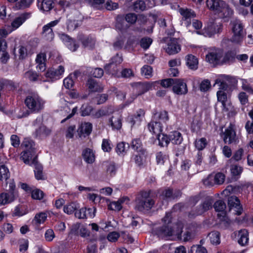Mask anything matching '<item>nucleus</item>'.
Listing matches in <instances>:
<instances>
[{
    "label": "nucleus",
    "mask_w": 253,
    "mask_h": 253,
    "mask_svg": "<svg viewBox=\"0 0 253 253\" xmlns=\"http://www.w3.org/2000/svg\"><path fill=\"white\" fill-rule=\"evenodd\" d=\"M24 103L28 110L19 115V118L26 117L31 113L40 112L43 109L45 102L37 93L31 92L26 96Z\"/></svg>",
    "instance_id": "obj_1"
},
{
    "label": "nucleus",
    "mask_w": 253,
    "mask_h": 253,
    "mask_svg": "<svg viewBox=\"0 0 253 253\" xmlns=\"http://www.w3.org/2000/svg\"><path fill=\"white\" fill-rule=\"evenodd\" d=\"M164 225L158 228L156 233L159 237L163 238L171 236L173 235L179 236L182 233V225L179 223L175 225H171V215L170 213H166L165 217L162 219Z\"/></svg>",
    "instance_id": "obj_2"
},
{
    "label": "nucleus",
    "mask_w": 253,
    "mask_h": 253,
    "mask_svg": "<svg viewBox=\"0 0 253 253\" xmlns=\"http://www.w3.org/2000/svg\"><path fill=\"white\" fill-rule=\"evenodd\" d=\"M155 201L150 196V191H142L138 193L135 199V209L140 211L150 210Z\"/></svg>",
    "instance_id": "obj_3"
},
{
    "label": "nucleus",
    "mask_w": 253,
    "mask_h": 253,
    "mask_svg": "<svg viewBox=\"0 0 253 253\" xmlns=\"http://www.w3.org/2000/svg\"><path fill=\"white\" fill-rule=\"evenodd\" d=\"M231 23L232 31L233 33L231 40L234 42L239 43L242 41L244 34L243 23L238 19L233 20Z\"/></svg>",
    "instance_id": "obj_4"
},
{
    "label": "nucleus",
    "mask_w": 253,
    "mask_h": 253,
    "mask_svg": "<svg viewBox=\"0 0 253 253\" xmlns=\"http://www.w3.org/2000/svg\"><path fill=\"white\" fill-rule=\"evenodd\" d=\"M213 207L216 211L220 212V213H218L217 216L220 218L222 223L225 226H229L230 224V220L226 216L225 212L226 208L225 203L222 200H218L214 204Z\"/></svg>",
    "instance_id": "obj_5"
},
{
    "label": "nucleus",
    "mask_w": 253,
    "mask_h": 253,
    "mask_svg": "<svg viewBox=\"0 0 253 253\" xmlns=\"http://www.w3.org/2000/svg\"><path fill=\"white\" fill-rule=\"evenodd\" d=\"M223 25L220 22L211 19L206 28L204 29V34L206 36L211 37V36L220 33L222 29Z\"/></svg>",
    "instance_id": "obj_6"
},
{
    "label": "nucleus",
    "mask_w": 253,
    "mask_h": 253,
    "mask_svg": "<svg viewBox=\"0 0 253 253\" xmlns=\"http://www.w3.org/2000/svg\"><path fill=\"white\" fill-rule=\"evenodd\" d=\"M123 61L122 55L117 54L112 59L111 62L105 65L104 69L109 74L115 75L117 74V65L120 64Z\"/></svg>",
    "instance_id": "obj_7"
},
{
    "label": "nucleus",
    "mask_w": 253,
    "mask_h": 253,
    "mask_svg": "<svg viewBox=\"0 0 253 253\" xmlns=\"http://www.w3.org/2000/svg\"><path fill=\"white\" fill-rule=\"evenodd\" d=\"M59 22V20H55L44 25L42 27V38L45 39L46 41H51L54 37L52 27L57 25Z\"/></svg>",
    "instance_id": "obj_8"
},
{
    "label": "nucleus",
    "mask_w": 253,
    "mask_h": 253,
    "mask_svg": "<svg viewBox=\"0 0 253 253\" xmlns=\"http://www.w3.org/2000/svg\"><path fill=\"white\" fill-rule=\"evenodd\" d=\"M31 13L24 12L16 16L11 23V27L13 30L18 29L27 19L30 18Z\"/></svg>",
    "instance_id": "obj_9"
},
{
    "label": "nucleus",
    "mask_w": 253,
    "mask_h": 253,
    "mask_svg": "<svg viewBox=\"0 0 253 253\" xmlns=\"http://www.w3.org/2000/svg\"><path fill=\"white\" fill-rule=\"evenodd\" d=\"M211 208V202L209 200L204 201L198 206L195 211H192L189 213V217H194L195 216L202 214Z\"/></svg>",
    "instance_id": "obj_10"
},
{
    "label": "nucleus",
    "mask_w": 253,
    "mask_h": 253,
    "mask_svg": "<svg viewBox=\"0 0 253 253\" xmlns=\"http://www.w3.org/2000/svg\"><path fill=\"white\" fill-rule=\"evenodd\" d=\"M172 90L175 93L178 95L185 94L188 91L186 83L183 82V80L179 79H175Z\"/></svg>",
    "instance_id": "obj_11"
},
{
    "label": "nucleus",
    "mask_w": 253,
    "mask_h": 253,
    "mask_svg": "<svg viewBox=\"0 0 253 253\" xmlns=\"http://www.w3.org/2000/svg\"><path fill=\"white\" fill-rule=\"evenodd\" d=\"M222 52L219 50H215L210 52L206 57V60L210 63L215 66L220 62V59L222 57Z\"/></svg>",
    "instance_id": "obj_12"
},
{
    "label": "nucleus",
    "mask_w": 253,
    "mask_h": 253,
    "mask_svg": "<svg viewBox=\"0 0 253 253\" xmlns=\"http://www.w3.org/2000/svg\"><path fill=\"white\" fill-rule=\"evenodd\" d=\"M223 140L225 143H232L236 140V133L231 124L225 129L223 133Z\"/></svg>",
    "instance_id": "obj_13"
},
{
    "label": "nucleus",
    "mask_w": 253,
    "mask_h": 253,
    "mask_svg": "<svg viewBox=\"0 0 253 253\" xmlns=\"http://www.w3.org/2000/svg\"><path fill=\"white\" fill-rule=\"evenodd\" d=\"M64 72V68L63 66H59L58 68H51L49 69L45 73V76L46 78H49L52 81L57 80L60 76Z\"/></svg>",
    "instance_id": "obj_14"
},
{
    "label": "nucleus",
    "mask_w": 253,
    "mask_h": 253,
    "mask_svg": "<svg viewBox=\"0 0 253 253\" xmlns=\"http://www.w3.org/2000/svg\"><path fill=\"white\" fill-rule=\"evenodd\" d=\"M181 49L180 45L178 44L176 39H171L165 48L166 51L169 55L178 53Z\"/></svg>",
    "instance_id": "obj_15"
},
{
    "label": "nucleus",
    "mask_w": 253,
    "mask_h": 253,
    "mask_svg": "<svg viewBox=\"0 0 253 253\" xmlns=\"http://www.w3.org/2000/svg\"><path fill=\"white\" fill-rule=\"evenodd\" d=\"M228 204L231 209L235 208V212L236 214L240 215L242 213L243 209L241 206L239 199L236 196H231L228 198Z\"/></svg>",
    "instance_id": "obj_16"
},
{
    "label": "nucleus",
    "mask_w": 253,
    "mask_h": 253,
    "mask_svg": "<svg viewBox=\"0 0 253 253\" xmlns=\"http://www.w3.org/2000/svg\"><path fill=\"white\" fill-rule=\"evenodd\" d=\"M18 195L10 192L5 191L0 194V205H5L14 201Z\"/></svg>",
    "instance_id": "obj_17"
},
{
    "label": "nucleus",
    "mask_w": 253,
    "mask_h": 253,
    "mask_svg": "<svg viewBox=\"0 0 253 253\" xmlns=\"http://www.w3.org/2000/svg\"><path fill=\"white\" fill-rule=\"evenodd\" d=\"M153 83L149 82L137 83L135 85V88L138 91V93L135 94L133 99L136 98L137 96L142 94L151 89L153 87Z\"/></svg>",
    "instance_id": "obj_18"
},
{
    "label": "nucleus",
    "mask_w": 253,
    "mask_h": 253,
    "mask_svg": "<svg viewBox=\"0 0 253 253\" xmlns=\"http://www.w3.org/2000/svg\"><path fill=\"white\" fill-rule=\"evenodd\" d=\"M7 44L6 42L0 40V60L2 63L5 64L9 59V55L7 51Z\"/></svg>",
    "instance_id": "obj_19"
},
{
    "label": "nucleus",
    "mask_w": 253,
    "mask_h": 253,
    "mask_svg": "<svg viewBox=\"0 0 253 253\" xmlns=\"http://www.w3.org/2000/svg\"><path fill=\"white\" fill-rule=\"evenodd\" d=\"M234 234L238 237V242L242 246H246L249 242V233L247 230L241 229L238 232H235Z\"/></svg>",
    "instance_id": "obj_20"
},
{
    "label": "nucleus",
    "mask_w": 253,
    "mask_h": 253,
    "mask_svg": "<svg viewBox=\"0 0 253 253\" xmlns=\"http://www.w3.org/2000/svg\"><path fill=\"white\" fill-rule=\"evenodd\" d=\"M30 165L35 167L34 171L36 179L38 180L42 179L43 178L42 167L41 164L38 163L37 157L33 158L32 161L30 163Z\"/></svg>",
    "instance_id": "obj_21"
},
{
    "label": "nucleus",
    "mask_w": 253,
    "mask_h": 253,
    "mask_svg": "<svg viewBox=\"0 0 253 253\" xmlns=\"http://www.w3.org/2000/svg\"><path fill=\"white\" fill-rule=\"evenodd\" d=\"M79 40L81 41L84 47L92 49L95 46V40L91 37H84V36L80 35L79 37Z\"/></svg>",
    "instance_id": "obj_22"
},
{
    "label": "nucleus",
    "mask_w": 253,
    "mask_h": 253,
    "mask_svg": "<svg viewBox=\"0 0 253 253\" xmlns=\"http://www.w3.org/2000/svg\"><path fill=\"white\" fill-rule=\"evenodd\" d=\"M86 84L88 88L91 92H99L103 89V86L101 84L92 79H89Z\"/></svg>",
    "instance_id": "obj_23"
},
{
    "label": "nucleus",
    "mask_w": 253,
    "mask_h": 253,
    "mask_svg": "<svg viewBox=\"0 0 253 253\" xmlns=\"http://www.w3.org/2000/svg\"><path fill=\"white\" fill-rule=\"evenodd\" d=\"M233 15V10L227 3L226 6L223 8L221 11L219 12L218 16L224 21H228Z\"/></svg>",
    "instance_id": "obj_24"
},
{
    "label": "nucleus",
    "mask_w": 253,
    "mask_h": 253,
    "mask_svg": "<svg viewBox=\"0 0 253 253\" xmlns=\"http://www.w3.org/2000/svg\"><path fill=\"white\" fill-rule=\"evenodd\" d=\"M148 128L150 132L155 134L156 136L160 134L163 130V126L160 122L152 121L148 124Z\"/></svg>",
    "instance_id": "obj_25"
},
{
    "label": "nucleus",
    "mask_w": 253,
    "mask_h": 253,
    "mask_svg": "<svg viewBox=\"0 0 253 253\" xmlns=\"http://www.w3.org/2000/svg\"><path fill=\"white\" fill-rule=\"evenodd\" d=\"M82 156L84 160L88 164H92L95 161V154L92 150L86 148L83 150Z\"/></svg>",
    "instance_id": "obj_26"
},
{
    "label": "nucleus",
    "mask_w": 253,
    "mask_h": 253,
    "mask_svg": "<svg viewBox=\"0 0 253 253\" xmlns=\"http://www.w3.org/2000/svg\"><path fill=\"white\" fill-rule=\"evenodd\" d=\"M186 65L192 70H196L198 68V59L193 55L188 54L186 57Z\"/></svg>",
    "instance_id": "obj_27"
},
{
    "label": "nucleus",
    "mask_w": 253,
    "mask_h": 253,
    "mask_svg": "<svg viewBox=\"0 0 253 253\" xmlns=\"http://www.w3.org/2000/svg\"><path fill=\"white\" fill-rule=\"evenodd\" d=\"M145 115V112L142 109L138 110L136 114L131 118L130 123L131 124V126L134 125L135 124L139 125L140 122L144 118Z\"/></svg>",
    "instance_id": "obj_28"
},
{
    "label": "nucleus",
    "mask_w": 253,
    "mask_h": 253,
    "mask_svg": "<svg viewBox=\"0 0 253 253\" xmlns=\"http://www.w3.org/2000/svg\"><path fill=\"white\" fill-rule=\"evenodd\" d=\"M21 146L25 149V151L35 153V143L29 138H25Z\"/></svg>",
    "instance_id": "obj_29"
},
{
    "label": "nucleus",
    "mask_w": 253,
    "mask_h": 253,
    "mask_svg": "<svg viewBox=\"0 0 253 253\" xmlns=\"http://www.w3.org/2000/svg\"><path fill=\"white\" fill-rule=\"evenodd\" d=\"M169 139L174 144L179 145L183 141V138L180 132L177 131L171 132L169 134Z\"/></svg>",
    "instance_id": "obj_30"
},
{
    "label": "nucleus",
    "mask_w": 253,
    "mask_h": 253,
    "mask_svg": "<svg viewBox=\"0 0 253 253\" xmlns=\"http://www.w3.org/2000/svg\"><path fill=\"white\" fill-rule=\"evenodd\" d=\"M5 191L12 193L18 196V190L15 182L13 179H9L5 181Z\"/></svg>",
    "instance_id": "obj_31"
},
{
    "label": "nucleus",
    "mask_w": 253,
    "mask_h": 253,
    "mask_svg": "<svg viewBox=\"0 0 253 253\" xmlns=\"http://www.w3.org/2000/svg\"><path fill=\"white\" fill-rule=\"evenodd\" d=\"M111 125L114 129H119L122 127V120L119 114H116L112 117L109 120Z\"/></svg>",
    "instance_id": "obj_32"
},
{
    "label": "nucleus",
    "mask_w": 253,
    "mask_h": 253,
    "mask_svg": "<svg viewBox=\"0 0 253 253\" xmlns=\"http://www.w3.org/2000/svg\"><path fill=\"white\" fill-rule=\"evenodd\" d=\"M154 119L160 122L161 123H165L169 120V116L168 112L166 111H162L159 112H156L154 114Z\"/></svg>",
    "instance_id": "obj_33"
},
{
    "label": "nucleus",
    "mask_w": 253,
    "mask_h": 253,
    "mask_svg": "<svg viewBox=\"0 0 253 253\" xmlns=\"http://www.w3.org/2000/svg\"><path fill=\"white\" fill-rule=\"evenodd\" d=\"M52 3V0H42L39 6L41 10L47 12L53 8Z\"/></svg>",
    "instance_id": "obj_34"
},
{
    "label": "nucleus",
    "mask_w": 253,
    "mask_h": 253,
    "mask_svg": "<svg viewBox=\"0 0 253 253\" xmlns=\"http://www.w3.org/2000/svg\"><path fill=\"white\" fill-rule=\"evenodd\" d=\"M51 133V130L44 126H40L35 131L36 136H47Z\"/></svg>",
    "instance_id": "obj_35"
},
{
    "label": "nucleus",
    "mask_w": 253,
    "mask_h": 253,
    "mask_svg": "<svg viewBox=\"0 0 253 253\" xmlns=\"http://www.w3.org/2000/svg\"><path fill=\"white\" fill-rule=\"evenodd\" d=\"M179 12L183 16L182 19L184 20H188V19L190 20L191 18H193L196 16V14L194 11L188 9H184L180 8L179 9Z\"/></svg>",
    "instance_id": "obj_36"
},
{
    "label": "nucleus",
    "mask_w": 253,
    "mask_h": 253,
    "mask_svg": "<svg viewBox=\"0 0 253 253\" xmlns=\"http://www.w3.org/2000/svg\"><path fill=\"white\" fill-rule=\"evenodd\" d=\"M78 208L79 204L76 202L70 203L64 207V211L70 214L73 213Z\"/></svg>",
    "instance_id": "obj_37"
},
{
    "label": "nucleus",
    "mask_w": 253,
    "mask_h": 253,
    "mask_svg": "<svg viewBox=\"0 0 253 253\" xmlns=\"http://www.w3.org/2000/svg\"><path fill=\"white\" fill-rule=\"evenodd\" d=\"M129 147V146L128 143H125L124 142H120L117 144L116 152L119 155H124Z\"/></svg>",
    "instance_id": "obj_38"
},
{
    "label": "nucleus",
    "mask_w": 253,
    "mask_h": 253,
    "mask_svg": "<svg viewBox=\"0 0 253 253\" xmlns=\"http://www.w3.org/2000/svg\"><path fill=\"white\" fill-rule=\"evenodd\" d=\"M157 139L159 141V145L161 146H167L170 141L169 139V136L165 135L164 133H161L157 136Z\"/></svg>",
    "instance_id": "obj_39"
},
{
    "label": "nucleus",
    "mask_w": 253,
    "mask_h": 253,
    "mask_svg": "<svg viewBox=\"0 0 253 253\" xmlns=\"http://www.w3.org/2000/svg\"><path fill=\"white\" fill-rule=\"evenodd\" d=\"M10 172L8 169L5 166L2 165L0 167V180L5 181L10 179Z\"/></svg>",
    "instance_id": "obj_40"
},
{
    "label": "nucleus",
    "mask_w": 253,
    "mask_h": 253,
    "mask_svg": "<svg viewBox=\"0 0 253 253\" xmlns=\"http://www.w3.org/2000/svg\"><path fill=\"white\" fill-rule=\"evenodd\" d=\"M35 153L27 151H24L21 153V159L23 161L25 164H29L30 160H31L35 156Z\"/></svg>",
    "instance_id": "obj_41"
},
{
    "label": "nucleus",
    "mask_w": 253,
    "mask_h": 253,
    "mask_svg": "<svg viewBox=\"0 0 253 253\" xmlns=\"http://www.w3.org/2000/svg\"><path fill=\"white\" fill-rule=\"evenodd\" d=\"M16 49L14 48L13 49V53L16 58L17 56H18L19 59H23L26 56L27 49L25 47L23 46H19L18 47V54L16 53Z\"/></svg>",
    "instance_id": "obj_42"
},
{
    "label": "nucleus",
    "mask_w": 253,
    "mask_h": 253,
    "mask_svg": "<svg viewBox=\"0 0 253 253\" xmlns=\"http://www.w3.org/2000/svg\"><path fill=\"white\" fill-rule=\"evenodd\" d=\"M222 0H206V5L208 8L214 13Z\"/></svg>",
    "instance_id": "obj_43"
},
{
    "label": "nucleus",
    "mask_w": 253,
    "mask_h": 253,
    "mask_svg": "<svg viewBox=\"0 0 253 253\" xmlns=\"http://www.w3.org/2000/svg\"><path fill=\"white\" fill-rule=\"evenodd\" d=\"M116 21V27L118 30L122 31L127 28V26L125 25V19L123 16H117Z\"/></svg>",
    "instance_id": "obj_44"
},
{
    "label": "nucleus",
    "mask_w": 253,
    "mask_h": 253,
    "mask_svg": "<svg viewBox=\"0 0 253 253\" xmlns=\"http://www.w3.org/2000/svg\"><path fill=\"white\" fill-rule=\"evenodd\" d=\"M110 112L109 109L107 108H104L96 111L92 114V116L94 118L98 119L102 117L108 116Z\"/></svg>",
    "instance_id": "obj_45"
},
{
    "label": "nucleus",
    "mask_w": 253,
    "mask_h": 253,
    "mask_svg": "<svg viewBox=\"0 0 253 253\" xmlns=\"http://www.w3.org/2000/svg\"><path fill=\"white\" fill-rule=\"evenodd\" d=\"M217 100L219 102H221L224 109H225V103L227 101V94L223 90H218L216 93Z\"/></svg>",
    "instance_id": "obj_46"
},
{
    "label": "nucleus",
    "mask_w": 253,
    "mask_h": 253,
    "mask_svg": "<svg viewBox=\"0 0 253 253\" xmlns=\"http://www.w3.org/2000/svg\"><path fill=\"white\" fill-rule=\"evenodd\" d=\"M24 77L31 82H36L38 80L39 74L36 72L29 70L25 73Z\"/></svg>",
    "instance_id": "obj_47"
},
{
    "label": "nucleus",
    "mask_w": 253,
    "mask_h": 253,
    "mask_svg": "<svg viewBox=\"0 0 253 253\" xmlns=\"http://www.w3.org/2000/svg\"><path fill=\"white\" fill-rule=\"evenodd\" d=\"M146 4L143 0L136 1L133 4V9L136 12L143 11L146 9Z\"/></svg>",
    "instance_id": "obj_48"
},
{
    "label": "nucleus",
    "mask_w": 253,
    "mask_h": 253,
    "mask_svg": "<svg viewBox=\"0 0 253 253\" xmlns=\"http://www.w3.org/2000/svg\"><path fill=\"white\" fill-rule=\"evenodd\" d=\"M131 148L138 152L145 151L142 147V143L139 139H135L132 141Z\"/></svg>",
    "instance_id": "obj_49"
},
{
    "label": "nucleus",
    "mask_w": 253,
    "mask_h": 253,
    "mask_svg": "<svg viewBox=\"0 0 253 253\" xmlns=\"http://www.w3.org/2000/svg\"><path fill=\"white\" fill-rule=\"evenodd\" d=\"M139 153V154L138 155L135 156L134 160L135 163L138 166H141L143 164V162L145 159L146 152V151H143Z\"/></svg>",
    "instance_id": "obj_50"
},
{
    "label": "nucleus",
    "mask_w": 253,
    "mask_h": 253,
    "mask_svg": "<svg viewBox=\"0 0 253 253\" xmlns=\"http://www.w3.org/2000/svg\"><path fill=\"white\" fill-rule=\"evenodd\" d=\"M211 242L212 244H218L220 243V234L218 232H212L209 234Z\"/></svg>",
    "instance_id": "obj_51"
},
{
    "label": "nucleus",
    "mask_w": 253,
    "mask_h": 253,
    "mask_svg": "<svg viewBox=\"0 0 253 253\" xmlns=\"http://www.w3.org/2000/svg\"><path fill=\"white\" fill-rule=\"evenodd\" d=\"M196 236L195 231L194 230L188 229L183 234V241L187 242L194 239Z\"/></svg>",
    "instance_id": "obj_52"
},
{
    "label": "nucleus",
    "mask_w": 253,
    "mask_h": 253,
    "mask_svg": "<svg viewBox=\"0 0 253 253\" xmlns=\"http://www.w3.org/2000/svg\"><path fill=\"white\" fill-rule=\"evenodd\" d=\"M207 145V141L205 138H201L199 139H196L195 142V147L199 150L204 149Z\"/></svg>",
    "instance_id": "obj_53"
},
{
    "label": "nucleus",
    "mask_w": 253,
    "mask_h": 253,
    "mask_svg": "<svg viewBox=\"0 0 253 253\" xmlns=\"http://www.w3.org/2000/svg\"><path fill=\"white\" fill-rule=\"evenodd\" d=\"M92 130V125L89 123H84L82 124L81 128L80 131L82 133H85L87 135L90 134Z\"/></svg>",
    "instance_id": "obj_54"
},
{
    "label": "nucleus",
    "mask_w": 253,
    "mask_h": 253,
    "mask_svg": "<svg viewBox=\"0 0 253 253\" xmlns=\"http://www.w3.org/2000/svg\"><path fill=\"white\" fill-rule=\"evenodd\" d=\"M152 68L149 65H144L141 68V71L142 75L146 78H149L152 76Z\"/></svg>",
    "instance_id": "obj_55"
},
{
    "label": "nucleus",
    "mask_w": 253,
    "mask_h": 253,
    "mask_svg": "<svg viewBox=\"0 0 253 253\" xmlns=\"http://www.w3.org/2000/svg\"><path fill=\"white\" fill-rule=\"evenodd\" d=\"M75 215L79 219H86L87 218V209L83 208L75 213Z\"/></svg>",
    "instance_id": "obj_56"
},
{
    "label": "nucleus",
    "mask_w": 253,
    "mask_h": 253,
    "mask_svg": "<svg viewBox=\"0 0 253 253\" xmlns=\"http://www.w3.org/2000/svg\"><path fill=\"white\" fill-rule=\"evenodd\" d=\"M190 251L192 253H207V249L205 247L198 245L192 246Z\"/></svg>",
    "instance_id": "obj_57"
},
{
    "label": "nucleus",
    "mask_w": 253,
    "mask_h": 253,
    "mask_svg": "<svg viewBox=\"0 0 253 253\" xmlns=\"http://www.w3.org/2000/svg\"><path fill=\"white\" fill-rule=\"evenodd\" d=\"M225 176L221 172H218L213 175V179L215 184H221L225 180Z\"/></svg>",
    "instance_id": "obj_58"
},
{
    "label": "nucleus",
    "mask_w": 253,
    "mask_h": 253,
    "mask_svg": "<svg viewBox=\"0 0 253 253\" xmlns=\"http://www.w3.org/2000/svg\"><path fill=\"white\" fill-rule=\"evenodd\" d=\"M81 115L83 116H88L93 110L92 107L87 104H84L81 108Z\"/></svg>",
    "instance_id": "obj_59"
},
{
    "label": "nucleus",
    "mask_w": 253,
    "mask_h": 253,
    "mask_svg": "<svg viewBox=\"0 0 253 253\" xmlns=\"http://www.w3.org/2000/svg\"><path fill=\"white\" fill-rule=\"evenodd\" d=\"M242 88L247 92L252 94L253 92V88L251 86L248 81L245 79H241Z\"/></svg>",
    "instance_id": "obj_60"
},
{
    "label": "nucleus",
    "mask_w": 253,
    "mask_h": 253,
    "mask_svg": "<svg viewBox=\"0 0 253 253\" xmlns=\"http://www.w3.org/2000/svg\"><path fill=\"white\" fill-rule=\"evenodd\" d=\"M211 87V83L208 79L203 80L200 85V89L201 91L206 92L208 91Z\"/></svg>",
    "instance_id": "obj_61"
},
{
    "label": "nucleus",
    "mask_w": 253,
    "mask_h": 253,
    "mask_svg": "<svg viewBox=\"0 0 253 253\" xmlns=\"http://www.w3.org/2000/svg\"><path fill=\"white\" fill-rule=\"evenodd\" d=\"M47 217L46 214L45 213L41 212L37 214L34 218V220L36 223L40 224L43 223L46 220Z\"/></svg>",
    "instance_id": "obj_62"
},
{
    "label": "nucleus",
    "mask_w": 253,
    "mask_h": 253,
    "mask_svg": "<svg viewBox=\"0 0 253 253\" xmlns=\"http://www.w3.org/2000/svg\"><path fill=\"white\" fill-rule=\"evenodd\" d=\"M44 193L40 189H35L32 191V197L34 199L41 200L43 198Z\"/></svg>",
    "instance_id": "obj_63"
},
{
    "label": "nucleus",
    "mask_w": 253,
    "mask_h": 253,
    "mask_svg": "<svg viewBox=\"0 0 253 253\" xmlns=\"http://www.w3.org/2000/svg\"><path fill=\"white\" fill-rule=\"evenodd\" d=\"M152 42V40L150 38H144L140 41L141 46L145 49H147Z\"/></svg>",
    "instance_id": "obj_64"
}]
</instances>
